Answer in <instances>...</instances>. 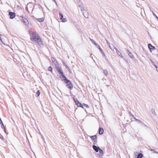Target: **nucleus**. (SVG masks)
Returning a JSON list of instances; mask_svg holds the SVG:
<instances>
[{
	"mask_svg": "<svg viewBox=\"0 0 158 158\" xmlns=\"http://www.w3.org/2000/svg\"><path fill=\"white\" fill-rule=\"evenodd\" d=\"M40 38L39 36L37 34L35 33H32V35L31 37V39L33 42H36L37 40Z\"/></svg>",
	"mask_w": 158,
	"mask_h": 158,
	"instance_id": "nucleus-1",
	"label": "nucleus"
},
{
	"mask_svg": "<svg viewBox=\"0 0 158 158\" xmlns=\"http://www.w3.org/2000/svg\"><path fill=\"white\" fill-rule=\"evenodd\" d=\"M65 83L66 84V86L70 89H72L73 88V85L71 82L69 80H67L65 81Z\"/></svg>",
	"mask_w": 158,
	"mask_h": 158,
	"instance_id": "nucleus-2",
	"label": "nucleus"
},
{
	"mask_svg": "<svg viewBox=\"0 0 158 158\" xmlns=\"http://www.w3.org/2000/svg\"><path fill=\"white\" fill-rule=\"evenodd\" d=\"M79 1L78 2V3L79 7L81 9V10L83 12V11L85 10V9L84 5L81 2L80 0H79Z\"/></svg>",
	"mask_w": 158,
	"mask_h": 158,
	"instance_id": "nucleus-3",
	"label": "nucleus"
},
{
	"mask_svg": "<svg viewBox=\"0 0 158 158\" xmlns=\"http://www.w3.org/2000/svg\"><path fill=\"white\" fill-rule=\"evenodd\" d=\"M83 15L86 18H88L89 17V12L86 10H85L83 12Z\"/></svg>",
	"mask_w": 158,
	"mask_h": 158,
	"instance_id": "nucleus-4",
	"label": "nucleus"
},
{
	"mask_svg": "<svg viewBox=\"0 0 158 158\" xmlns=\"http://www.w3.org/2000/svg\"><path fill=\"white\" fill-rule=\"evenodd\" d=\"M148 48L150 49L151 52H152V51L156 49V48L155 47L152 45L151 44H148Z\"/></svg>",
	"mask_w": 158,
	"mask_h": 158,
	"instance_id": "nucleus-5",
	"label": "nucleus"
},
{
	"mask_svg": "<svg viewBox=\"0 0 158 158\" xmlns=\"http://www.w3.org/2000/svg\"><path fill=\"white\" fill-rule=\"evenodd\" d=\"M37 43L38 44V45L41 47H42L43 46V44L42 43V42L41 40V39L40 38L39 39H38V40H37Z\"/></svg>",
	"mask_w": 158,
	"mask_h": 158,
	"instance_id": "nucleus-6",
	"label": "nucleus"
},
{
	"mask_svg": "<svg viewBox=\"0 0 158 158\" xmlns=\"http://www.w3.org/2000/svg\"><path fill=\"white\" fill-rule=\"evenodd\" d=\"M90 138L92 141L97 142V137L96 135H94L90 137Z\"/></svg>",
	"mask_w": 158,
	"mask_h": 158,
	"instance_id": "nucleus-7",
	"label": "nucleus"
},
{
	"mask_svg": "<svg viewBox=\"0 0 158 158\" xmlns=\"http://www.w3.org/2000/svg\"><path fill=\"white\" fill-rule=\"evenodd\" d=\"M74 100L76 104L77 105V106L83 108V106L81 105V103L79 102L77 100L74 99Z\"/></svg>",
	"mask_w": 158,
	"mask_h": 158,
	"instance_id": "nucleus-8",
	"label": "nucleus"
},
{
	"mask_svg": "<svg viewBox=\"0 0 158 158\" xmlns=\"http://www.w3.org/2000/svg\"><path fill=\"white\" fill-rule=\"evenodd\" d=\"M60 78L62 81H64V82L68 80L63 74H61V75L60 76Z\"/></svg>",
	"mask_w": 158,
	"mask_h": 158,
	"instance_id": "nucleus-9",
	"label": "nucleus"
},
{
	"mask_svg": "<svg viewBox=\"0 0 158 158\" xmlns=\"http://www.w3.org/2000/svg\"><path fill=\"white\" fill-rule=\"evenodd\" d=\"M114 49L116 51V53H117V54L120 57H121L122 58L123 57V56H122V54H121V52L117 49V48L115 47L114 48Z\"/></svg>",
	"mask_w": 158,
	"mask_h": 158,
	"instance_id": "nucleus-10",
	"label": "nucleus"
},
{
	"mask_svg": "<svg viewBox=\"0 0 158 158\" xmlns=\"http://www.w3.org/2000/svg\"><path fill=\"white\" fill-rule=\"evenodd\" d=\"M9 15L10 16V18L13 19L14 18L15 16V14L14 13L10 12L9 13Z\"/></svg>",
	"mask_w": 158,
	"mask_h": 158,
	"instance_id": "nucleus-11",
	"label": "nucleus"
},
{
	"mask_svg": "<svg viewBox=\"0 0 158 158\" xmlns=\"http://www.w3.org/2000/svg\"><path fill=\"white\" fill-rule=\"evenodd\" d=\"M57 71H58V72L61 74H63V72L62 70L60 68L58 67L56 68Z\"/></svg>",
	"mask_w": 158,
	"mask_h": 158,
	"instance_id": "nucleus-12",
	"label": "nucleus"
},
{
	"mask_svg": "<svg viewBox=\"0 0 158 158\" xmlns=\"http://www.w3.org/2000/svg\"><path fill=\"white\" fill-rule=\"evenodd\" d=\"M93 148L97 152H98L100 148L99 147H97L95 145H93Z\"/></svg>",
	"mask_w": 158,
	"mask_h": 158,
	"instance_id": "nucleus-13",
	"label": "nucleus"
},
{
	"mask_svg": "<svg viewBox=\"0 0 158 158\" xmlns=\"http://www.w3.org/2000/svg\"><path fill=\"white\" fill-rule=\"evenodd\" d=\"M23 20L24 23V24L26 25H28V20L25 18L23 17L22 18Z\"/></svg>",
	"mask_w": 158,
	"mask_h": 158,
	"instance_id": "nucleus-14",
	"label": "nucleus"
},
{
	"mask_svg": "<svg viewBox=\"0 0 158 158\" xmlns=\"http://www.w3.org/2000/svg\"><path fill=\"white\" fill-rule=\"evenodd\" d=\"M104 130L102 128H100L99 130V133L100 134H102L103 133Z\"/></svg>",
	"mask_w": 158,
	"mask_h": 158,
	"instance_id": "nucleus-15",
	"label": "nucleus"
},
{
	"mask_svg": "<svg viewBox=\"0 0 158 158\" xmlns=\"http://www.w3.org/2000/svg\"><path fill=\"white\" fill-rule=\"evenodd\" d=\"M127 51L128 52V55L130 57V58H131L132 59H133L134 58V56L132 55V54L131 53V52H129V51L127 50Z\"/></svg>",
	"mask_w": 158,
	"mask_h": 158,
	"instance_id": "nucleus-16",
	"label": "nucleus"
},
{
	"mask_svg": "<svg viewBox=\"0 0 158 158\" xmlns=\"http://www.w3.org/2000/svg\"><path fill=\"white\" fill-rule=\"evenodd\" d=\"M143 156V155L141 153H139L137 156V158H142Z\"/></svg>",
	"mask_w": 158,
	"mask_h": 158,
	"instance_id": "nucleus-17",
	"label": "nucleus"
},
{
	"mask_svg": "<svg viewBox=\"0 0 158 158\" xmlns=\"http://www.w3.org/2000/svg\"><path fill=\"white\" fill-rule=\"evenodd\" d=\"M52 61L54 64H56L57 63V61L55 60V59L53 57L51 58Z\"/></svg>",
	"mask_w": 158,
	"mask_h": 158,
	"instance_id": "nucleus-18",
	"label": "nucleus"
},
{
	"mask_svg": "<svg viewBox=\"0 0 158 158\" xmlns=\"http://www.w3.org/2000/svg\"><path fill=\"white\" fill-rule=\"evenodd\" d=\"M103 73H104V74L105 76H107L108 75V72L107 70L105 69V70H104Z\"/></svg>",
	"mask_w": 158,
	"mask_h": 158,
	"instance_id": "nucleus-19",
	"label": "nucleus"
},
{
	"mask_svg": "<svg viewBox=\"0 0 158 158\" xmlns=\"http://www.w3.org/2000/svg\"><path fill=\"white\" fill-rule=\"evenodd\" d=\"M134 118L135 119V120L137 121V122L138 123H142V122H141V121L140 120H139V119H138L136 118H135V117H134V116H133Z\"/></svg>",
	"mask_w": 158,
	"mask_h": 158,
	"instance_id": "nucleus-20",
	"label": "nucleus"
},
{
	"mask_svg": "<svg viewBox=\"0 0 158 158\" xmlns=\"http://www.w3.org/2000/svg\"><path fill=\"white\" fill-rule=\"evenodd\" d=\"M40 94V92L39 90H38L36 92V96L37 97L39 96Z\"/></svg>",
	"mask_w": 158,
	"mask_h": 158,
	"instance_id": "nucleus-21",
	"label": "nucleus"
},
{
	"mask_svg": "<svg viewBox=\"0 0 158 158\" xmlns=\"http://www.w3.org/2000/svg\"><path fill=\"white\" fill-rule=\"evenodd\" d=\"M99 153L101 154V155H103V151L101 149H99Z\"/></svg>",
	"mask_w": 158,
	"mask_h": 158,
	"instance_id": "nucleus-22",
	"label": "nucleus"
},
{
	"mask_svg": "<svg viewBox=\"0 0 158 158\" xmlns=\"http://www.w3.org/2000/svg\"><path fill=\"white\" fill-rule=\"evenodd\" d=\"M59 15L60 16L59 17L60 19H62L63 17V15L61 13H60Z\"/></svg>",
	"mask_w": 158,
	"mask_h": 158,
	"instance_id": "nucleus-23",
	"label": "nucleus"
},
{
	"mask_svg": "<svg viewBox=\"0 0 158 158\" xmlns=\"http://www.w3.org/2000/svg\"><path fill=\"white\" fill-rule=\"evenodd\" d=\"M106 43L108 45V46H109V48H110L112 50H114L113 49H112V48H111L110 46V44L108 42V41L106 39Z\"/></svg>",
	"mask_w": 158,
	"mask_h": 158,
	"instance_id": "nucleus-24",
	"label": "nucleus"
},
{
	"mask_svg": "<svg viewBox=\"0 0 158 158\" xmlns=\"http://www.w3.org/2000/svg\"><path fill=\"white\" fill-rule=\"evenodd\" d=\"M0 123L2 125V128H3L4 129V131H5V127H4V125H3V124L2 121V120H1V122H0Z\"/></svg>",
	"mask_w": 158,
	"mask_h": 158,
	"instance_id": "nucleus-25",
	"label": "nucleus"
},
{
	"mask_svg": "<svg viewBox=\"0 0 158 158\" xmlns=\"http://www.w3.org/2000/svg\"><path fill=\"white\" fill-rule=\"evenodd\" d=\"M44 19L43 18L38 19V20L39 22H42L44 21Z\"/></svg>",
	"mask_w": 158,
	"mask_h": 158,
	"instance_id": "nucleus-26",
	"label": "nucleus"
},
{
	"mask_svg": "<svg viewBox=\"0 0 158 158\" xmlns=\"http://www.w3.org/2000/svg\"><path fill=\"white\" fill-rule=\"evenodd\" d=\"M151 111H152V114L154 115H156V113H155V110L154 109H152V110H151Z\"/></svg>",
	"mask_w": 158,
	"mask_h": 158,
	"instance_id": "nucleus-27",
	"label": "nucleus"
},
{
	"mask_svg": "<svg viewBox=\"0 0 158 158\" xmlns=\"http://www.w3.org/2000/svg\"><path fill=\"white\" fill-rule=\"evenodd\" d=\"M48 70L49 71H50L51 72H52V68L51 66H49L48 68Z\"/></svg>",
	"mask_w": 158,
	"mask_h": 158,
	"instance_id": "nucleus-28",
	"label": "nucleus"
},
{
	"mask_svg": "<svg viewBox=\"0 0 158 158\" xmlns=\"http://www.w3.org/2000/svg\"><path fill=\"white\" fill-rule=\"evenodd\" d=\"M99 50L103 54V56H105V54L104 53V51H103V50L101 48L100 49H99Z\"/></svg>",
	"mask_w": 158,
	"mask_h": 158,
	"instance_id": "nucleus-29",
	"label": "nucleus"
},
{
	"mask_svg": "<svg viewBox=\"0 0 158 158\" xmlns=\"http://www.w3.org/2000/svg\"><path fill=\"white\" fill-rule=\"evenodd\" d=\"M150 150H151V151H153L154 152V153H157L158 154V152L156 151H155V149H152V148H151V149H150Z\"/></svg>",
	"mask_w": 158,
	"mask_h": 158,
	"instance_id": "nucleus-30",
	"label": "nucleus"
},
{
	"mask_svg": "<svg viewBox=\"0 0 158 158\" xmlns=\"http://www.w3.org/2000/svg\"><path fill=\"white\" fill-rule=\"evenodd\" d=\"M90 40L94 44H95V43H96V42L94 40H93V39H90Z\"/></svg>",
	"mask_w": 158,
	"mask_h": 158,
	"instance_id": "nucleus-31",
	"label": "nucleus"
},
{
	"mask_svg": "<svg viewBox=\"0 0 158 158\" xmlns=\"http://www.w3.org/2000/svg\"><path fill=\"white\" fill-rule=\"evenodd\" d=\"M66 21H67V19H66L64 18V19H63V20H62L63 22H66Z\"/></svg>",
	"mask_w": 158,
	"mask_h": 158,
	"instance_id": "nucleus-32",
	"label": "nucleus"
},
{
	"mask_svg": "<svg viewBox=\"0 0 158 158\" xmlns=\"http://www.w3.org/2000/svg\"><path fill=\"white\" fill-rule=\"evenodd\" d=\"M83 105L84 106H85L87 108H89V106L88 105H87V104H83Z\"/></svg>",
	"mask_w": 158,
	"mask_h": 158,
	"instance_id": "nucleus-33",
	"label": "nucleus"
},
{
	"mask_svg": "<svg viewBox=\"0 0 158 158\" xmlns=\"http://www.w3.org/2000/svg\"><path fill=\"white\" fill-rule=\"evenodd\" d=\"M152 13H153V15L154 16H155L156 17V18H157V17L156 16V14L154 13V12L153 11H152Z\"/></svg>",
	"mask_w": 158,
	"mask_h": 158,
	"instance_id": "nucleus-34",
	"label": "nucleus"
},
{
	"mask_svg": "<svg viewBox=\"0 0 158 158\" xmlns=\"http://www.w3.org/2000/svg\"><path fill=\"white\" fill-rule=\"evenodd\" d=\"M155 67L156 68V71L158 72V68L156 65H155Z\"/></svg>",
	"mask_w": 158,
	"mask_h": 158,
	"instance_id": "nucleus-35",
	"label": "nucleus"
},
{
	"mask_svg": "<svg viewBox=\"0 0 158 158\" xmlns=\"http://www.w3.org/2000/svg\"><path fill=\"white\" fill-rule=\"evenodd\" d=\"M65 66L66 67V68L68 70H69V68L68 67V66L67 65H65Z\"/></svg>",
	"mask_w": 158,
	"mask_h": 158,
	"instance_id": "nucleus-36",
	"label": "nucleus"
},
{
	"mask_svg": "<svg viewBox=\"0 0 158 158\" xmlns=\"http://www.w3.org/2000/svg\"><path fill=\"white\" fill-rule=\"evenodd\" d=\"M97 47L99 49V50L101 49V48H100L99 45Z\"/></svg>",
	"mask_w": 158,
	"mask_h": 158,
	"instance_id": "nucleus-37",
	"label": "nucleus"
},
{
	"mask_svg": "<svg viewBox=\"0 0 158 158\" xmlns=\"http://www.w3.org/2000/svg\"><path fill=\"white\" fill-rule=\"evenodd\" d=\"M152 64L155 66V65H156L154 63V62H153L152 61Z\"/></svg>",
	"mask_w": 158,
	"mask_h": 158,
	"instance_id": "nucleus-38",
	"label": "nucleus"
},
{
	"mask_svg": "<svg viewBox=\"0 0 158 158\" xmlns=\"http://www.w3.org/2000/svg\"><path fill=\"white\" fill-rule=\"evenodd\" d=\"M94 44L95 45V46L97 47L99 45L98 44H96V43Z\"/></svg>",
	"mask_w": 158,
	"mask_h": 158,
	"instance_id": "nucleus-39",
	"label": "nucleus"
},
{
	"mask_svg": "<svg viewBox=\"0 0 158 158\" xmlns=\"http://www.w3.org/2000/svg\"><path fill=\"white\" fill-rule=\"evenodd\" d=\"M55 2L56 6H57L58 4H57V2H56V1L55 0V2Z\"/></svg>",
	"mask_w": 158,
	"mask_h": 158,
	"instance_id": "nucleus-40",
	"label": "nucleus"
},
{
	"mask_svg": "<svg viewBox=\"0 0 158 158\" xmlns=\"http://www.w3.org/2000/svg\"><path fill=\"white\" fill-rule=\"evenodd\" d=\"M1 35L0 34V40H1Z\"/></svg>",
	"mask_w": 158,
	"mask_h": 158,
	"instance_id": "nucleus-41",
	"label": "nucleus"
},
{
	"mask_svg": "<svg viewBox=\"0 0 158 158\" xmlns=\"http://www.w3.org/2000/svg\"><path fill=\"white\" fill-rule=\"evenodd\" d=\"M53 2H55L56 0H52Z\"/></svg>",
	"mask_w": 158,
	"mask_h": 158,
	"instance_id": "nucleus-42",
	"label": "nucleus"
},
{
	"mask_svg": "<svg viewBox=\"0 0 158 158\" xmlns=\"http://www.w3.org/2000/svg\"><path fill=\"white\" fill-rule=\"evenodd\" d=\"M64 65H66L64 63Z\"/></svg>",
	"mask_w": 158,
	"mask_h": 158,
	"instance_id": "nucleus-43",
	"label": "nucleus"
},
{
	"mask_svg": "<svg viewBox=\"0 0 158 158\" xmlns=\"http://www.w3.org/2000/svg\"><path fill=\"white\" fill-rule=\"evenodd\" d=\"M1 120H1V118H0V121L1 122Z\"/></svg>",
	"mask_w": 158,
	"mask_h": 158,
	"instance_id": "nucleus-44",
	"label": "nucleus"
},
{
	"mask_svg": "<svg viewBox=\"0 0 158 158\" xmlns=\"http://www.w3.org/2000/svg\"><path fill=\"white\" fill-rule=\"evenodd\" d=\"M157 19L158 20V17H157Z\"/></svg>",
	"mask_w": 158,
	"mask_h": 158,
	"instance_id": "nucleus-45",
	"label": "nucleus"
}]
</instances>
